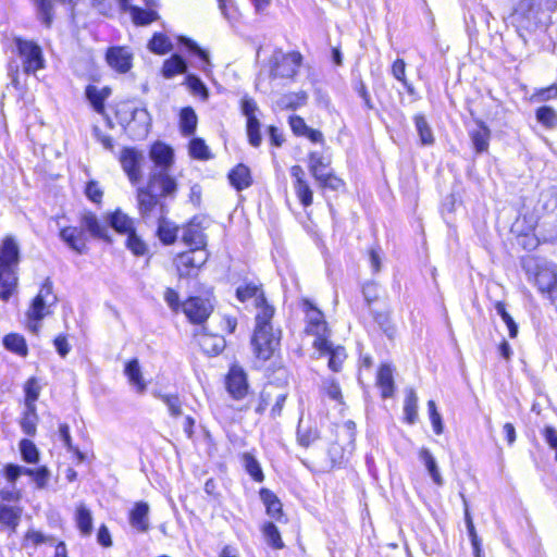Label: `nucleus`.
I'll use <instances>...</instances> for the list:
<instances>
[{
  "label": "nucleus",
  "mask_w": 557,
  "mask_h": 557,
  "mask_svg": "<svg viewBox=\"0 0 557 557\" xmlns=\"http://www.w3.org/2000/svg\"><path fill=\"white\" fill-rule=\"evenodd\" d=\"M20 246L16 239L8 235L0 244V299L8 301L17 288V267Z\"/></svg>",
  "instance_id": "obj_1"
},
{
  "label": "nucleus",
  "mask_w": 557,
  "mask_h": 557,
  "mask_svg": "<svg viewBox=\"0 0 557 557\" xmlns=\"http://www.w3.org/2000/svg\"><path fill=\"white\" fill-rule=\"evenodd\" d=\"M14 52L22 62V67L26 74H35L45 69L46 60L41 47L34 40L22 37L13 38Z\"/></svg>",
  "instance_id": "obj_2"
},
{
  "label": "nucleus",
  "mask_w": 557,
  "mask_h": 557,
  "mask_svg": "<svg viewBox=\"0 0 557 557\" xmlns=\"http://www.w3.org/2000/svg\"><path fill=\"white\" fill-rule=\"evenodd\" d=\"M302 307L307 320L305 332L315 337L313 341V347L315 349L326 347V339L330 335V330L324 320L323 313L317 309L309 300H304Z\"/></svg>",
  "instance_id": "obj_3"
},
{
  "label": "nucleus",
  "mask_w": 557,
  "mask_h": 557,
  "mask_svg": "<svg viewBox=\"0 0 557 557\" xmlns=\"http://www.w3.org/2000/svg\"><path fill=\"white\" fill-rule=\"evenodd\" d=\"M55 301L57 297L52 293V283L47 280L27 311V317L32 321L28 327L33 332L38 331V322L50 313V307L54 305Z\"/></svg>",
  "instance_id": "obj_4"
},
{
  "label": "nucleus",
  "mask_w": 557,
  "mask_h": 557,
  "mask_svg": "<svg viewBox=\"0 0 557 557\" xmlns=\"http://www.w3.org/2000/svg\"><path fill=\"white\" fill-rule=\"evenodd\" d=\"M301 61L302 57L299 52L274 51L270 59V75L273 78H292L296 75Z\"/></svg>",
  "instance_id": "obj_5"
},
{
  "label": "nucleus",
  "mask_w": 557,
  "mask_h": 557,
  "mask_svg": "<svg viewBox=\"0 0 557 557\" xmlns=\"http://www.w3.org/2000/svg\"><path fill=\"white\" fill-rule=\"evenodd\" d=\"M281 331L273 329H255L251 338L253 354L261 360H269L280 346Z\"/></svg>",
  "instance_id": "obj_6"
},
{
  "label": "nucleus",
  "mask_w": 557,
  "mask_h": 557,
  "mask_svg": "<svg viewBox=\"0 0 557 557\" xmlns=\"http://www.w3.org/2000/svg\"><path fill=\"white\" fill-rule=\"evenodd\" d=\"M146 187L163 198L174 196L177 189V184L169 174V171L153 169L149 175Z\"/></svg>",
  "instance_id": "obj_7"
},
{
  "label": "nucleus",
  "mask_w": 557,
  "mask_h": 557,
  "mask_svg": "<svg viewBox=\"0 0 557 557\" xmlns=\"http://www.w3.org/2000/svg\"><path fill=\"white\" fill-rule=\"evenodd\" d=\"M144 159L143 152L134 148H124L121 151L120 162L132 184H137L141 180Z\"/></svg>",
  "instance_id": "obj_8"
},
{
  "label": "nucleus",
  "mask_w": 557,
  "mask_h": 557,
  "mask_svg": "<svg viewBox=\"0 0 557 557\" xmlns=\"http://www.w3.org/2000/svg\"><path fill=\"white\" fill-rule=\"evenodd\" d=\"M183 311L193 323H202L213 310L209 298L189 297L182 305Z\"/></svg>",
  "instance_id": "obj_9"
},
{
  "label": "nucleus",
  "mask_w": 557,
  "mask_h": 557,
  "mask_svg": "<svg viewBox=\"0 0 557 557\" xmlns=\"http://www.w3.org/2000/svg\"><path fill=\"white\" fill-rule=\"evenodd\" d=\"M208 253L205 248H191L190 251L181 253L176 259V268L181 276H188L194 269H199L206 263Z\"/></svg>",
  "instance_id": "obj_10"
},
{
  "label": "nucleus",
  "mask_w": 557,
  "mask_h": 557,
  "mask_svg": "<svg viewBox=\"0 0 557 557\" xmlns=\"http://www.w3.org/2000/svg\"><path fill=\"white\" fill-rule=\"evenodd\" d=\"M547 0H520L513 11V16L521 24H535L542 11V7Z\"/></svg>",
  "instance_id": "obj_11"
},
{
  "label": "nucleus",
  "mask_w": 557,
  "mask_h": 557,
  "mask_svg": "<svg viewBox=\"0 0 557 557\" xmlns=\"http://www.w3.org/2000/svg\"><path fill=\"white\" fill-rule=\"evenodd\" d=\"M206 220L203 218H194L183 230L182 239L185 245L190 248H205L206 235L203 233V225Z\"/></svg>",
  "instance_id": "obj_12"
},
{
  "label": "nucleus",
  "mask_w": 557,
  "mask_h": 557,
  "mask_svg": "<svg viewBox=\"0 0 557 557\" xmlns=\"http://www.w3.org/2000/svg\"><path fill=\"white\" fill-rule=\"evenodd\" d=\"M108 64L120 73H126L132 67L133 54L125 47H113L107 51Z\"/></svg>",
  "instance_id": "obj_13"
},
{
  "label": "nucleus",
  "mask_w": 557,
  "mask_h": 557,
  "mask_svg": "<svg viewBox=\"0 0 557 557\" xmlns=\"http://www.w3.org/2000/svg\"><path fill=\"white\" fill-rule=\"evenodd\" d=\"M150 507L146 502H137L128 515L131 527L139 533H146L150 529L149 521Z\"/></svg>",
  "instance_id": "obj_14"
},
{
  "label": "nucleus",
  "mask_w": 557,
  "mask_h": 557,
  "mask_svg": "<svg viewBox=\"0 0 557 557\" xmlns=\"http://www.w3.org/2000/svg\"><path fill=\"white\" fill-rule=\"evenodd\" d=\"M60 237L75 252L83 255L87 251V237L82 227H64L60 231Z\"/></svg>",
  "instance_id": "obj_15"
},
{
  "label": "nucleus",
  "mask_w": 557,
  "mask_h": 557,
  "mask_svg": "<svg viewBox=\"0 0 557 557\" xmlns=\"http://www.w3.org/2000/svg\"><path fill=\"white\" fill-rule=\"evenodd\" d=\"M159 198L161 197L152 193L146 186L137 189L138 210L144 219H148L152 215L159 205Z\"/></svg>",
  "instance_id": "obj_16"
},
{
  "label": "nucleus",
  "mask_w": 557,
  "mask_h": 557,
  "mask_svg": "<svg viewBox=\"0 0 557 557\" xmlns=\"http://www.w3.org/2000/svg\"><path fill=\"white\" fill-rule=\"evenodd\" d=\"M150 158L154 169L169 171L173 164V150L163 143H156L150 150Z\"/></svg>",
  "instance_id": "obj_17"
},
{
  "label": "nucleus",
  "mask_w": 557,
  "mask_h": 557,
  "mask_svg": "<svg viewBox=\"0 0 557 557\" xmlns=\"http://www.w3.org/2000/svg\"><path fill=\"white\" fill-rule=\"evenodd\" d=\"M196 338L198 345L207 355H218L225 347V339L218 334L201 332L196 334Z\"/></svg>",
  "instance_id": "obj_18"
},
{
  "label": "nucleus",
  "mask_w": 557,
  "mask_h": 557,
  "mask_svg": "<svg viewBox=\"0 0 557 557\" xmlns=\"http://www.w3.org/2000/svg\"><path fill=\"white\" fill-rule=\"evenodd\" d=\"M227 389L235 398H243L247 392L246 376L242 369L232 368L226 380Z\"/></svg>",
  "instance_id": "obj_19"
},
{
  "label": "nucleus",
  "mask_w": 557,
  "mask_h": 557,
  "mask_svg": "<svg viewBox=\"0 0 557 557\" xmlns=\"http://www.w3.org/2000/svg\"><path fill=\"white\" fill-rule=\"evenodd\" d=\"M23 513V508L18 505L0 503V523L12 531H15Z\"/></svg>",
  "instance_id": "obj_20"
},
{
  "label": "nucleus",
  "mask_w": 557,
  "mask_h": 557,
  "mask_svg": "<svg viewBox=\"0 0 557 557\" xmlns=\"http://www.w3.org/2000/svg\"><path fill=\"white\" fill-rule=\"evenodd\" d=\"M35 8L37 20L46 27L50 28L54 20L53 0H32Z\"/></svg>",
  "instance_id": "obj_21"
},
{
  "label": "nucleus",
  "mask_w": 557,
  "mask_h": 557,
  "mask_svg": "<svg viewBox=\"0 0 557 557\" xmlns=\"http://www.w3.org/2000/svg\"><path fill=\"white\" fill-rule=\"evenodd\" d=\"M535 284L541 292L548 294L557 285V273L554 265L541 268L535 274Z\"/></svg>",
  "instance_id": "obj_22"
},
{
  "label": "nucleus",
  "mask_w": 557,
  "mask_h": 557,
  "mask_svg": "<svg viewBox=\"0 0 557 557\" xmlns=\"http://www.w3.org/2000/svg\"><path fill=\"white\" fill-rule=\"evenodd\" d=\"M322 355L329 356V368L337 372L341 370L343 362L345 361L347 355L345 348L342 346H333L332 343L326 339V347L317 349Z\"/></svg>",
  "instance_id": "obj_23"
},
{
  "label": "nucleus",
  "mask_w": 557,
  "mask_h": 557,
  "mask_svg": "<svg viewBox=\"0 0 557 557\" xmlns=\"http://www.w3.org/2000/svg\"><path fill=\"white\" fill-rule=\"evenodd\" d=\"M81 227L85 228L94 237H107V227L92 212H84L81 216Z\"/></svg>",
  "instance_id": "obj_24"
},
{
  "label": "nucleus",
  "mask_w": 557,
  "mask_h": 557,
  "mask_svg": "<svg viewBox=\"0 0 557 557\" xmlns=\"http://www.w3.org/2000/svg\"><path fill=\"white\" fill-rule=\"evenodd\" d=\"M124 373L128 377L129 383L136 387L138 393L143 394L146 391L147 383L144 380L137 359H132L126 363Z\"/></svg>",
  "instance_id": "obj_25"
},
{
  "label": "nucleus",
  "mask_w": 557,
  "mask_h": 557,
  "mask_svg": "<svg viewBox=\"0 0 557 557\" xmlns=\"http://www.w3.org/2000/svg\"><path fill=\"white\" fill-rule=\"evenodd\" d=\"M111 95L110 87L98 88L96 86L89 85L86 88V97L91 103L95 111L98 113H103L104 111V101Z\"/></svg>",
  "instance_id": "obj_26"
},
{
  "label": "nucleus",
  "mask_w": 557,
  "mask_h": 557,
  "mask_svg": "<svg viewBox=\"0 0 557 557\" xmlns=\"http://www.w3.org/2000/svg\"><path fill=\"white\" fill-rule=\"evenodd\" d=\"M418 455H419V459L424 463L433 482L436 485L442 486L444 484V480H443V476L437 467V462H436L434 456L432 455V453L428 448L422 447L419 450Z\"/></svg>",
  "instance_id": "obj_27"
},
{
  "label": "nucleus",
  "mask_w": 557,
  "mask_h": 557,
  "mask_svg": "<svg viewBox=\"0 0 557 557\" xmlns=\"http://www.w3.org/2000/svg\"><path fill=\"white\" fill-rule=\"evenodd\" d=\"M260 498L267 508L268 515L276 520H280L283 516V509L282 504L276 495L270 490L262 488L260 491Z\"/></svg>",
  "instance_id": "obj_28"
},
{
  "label": "nucleus",
  "mask_w": 557,
  "mask_h": 557,
  "mask_svg": "<svg viewBox=\"0 0 557 557\" xmlns=\"http://www.w3.org/2000/svg\"><path fill=\"white\" fill-rule=\"evenodd\" d=\"M231 184L237 189L242 190L250 186L251 175L249 169L244 164H238L228 174Z\"/></svg>",
  "instance_id": "obj_29"
},
{
  "label": "nucleus",
  "mask_w": 557,
  "mask_h": 557,
  "mask_svg": "<svg viewBox=\"0 0 557 557\" xmlns=\"http://www.w3.org/2000/svg\"><path fill=\"white\" fill-rule=\"evenodd\" d=\"M76 525L84 536H88L92 532V515L91 511L84 505L79 504L75 513Z\"/></svg>",
  "instance_id": "obj_30"
},
{
  "label": "nucleus",
  "mask_w": 557,
  "mask_h": 557,
  "mask_svg": "<svg viewBox=\"0 0 557 557\" xmlns=\"http://www.w3.org/2000/svg\"><path fill=\"white\" fill-rule=\"evenodd\" d=\"M490 136V129L481 122L478 124V127L475 129L470 132L472 145L476 152L480 153L487 150Z\"/></svg>",
  "instance_id": "obj_31"
},
{
  "label": "nucleus",
  "mask_w": 557,
  "mask_h": 557,
  "mask_svg": "<svg viewBox=\"0 0 557 557\" xmlns=\"http://www.w3.org/2000/svg\"><path fill=\"white\" fill-rule=\"evenodd\" d=\"M377 384L382 388V396L384 398L391 397L393 395L394 381H393V371L389 366H382L377 372Z\"/></svg>",
  "instance_id": "obj_32"
},
{
  "label": "nucleus",
  "mask_w": 557,
  "mask_h": 557,
  "mask_svg": "<svg viewBox=\"0 0 557 557\" xmlns=\"http://www.w3.org/2000/svg\"><path fill=\"white\" fill-rule=\"evenodd\" d=\"M187 65L185 61L177 54L165 60L162 66V74L165 78H172L177 74L185 73Z\"/></svg>",
  "instance_id": "obj_33"
},
{
  "label": "nucleus",
  "mask_w": 557,
  "mask_h": 557,
  "mask_svg": "<svg viewBox=\"0 0 557 557\" xmlns=\"http://www.w3.org/2000/svg\"><path fill=\"white\" fill-rule=\"evenodd\" d=\"M38 423V416L36 412V407H25L23 416L20 420V425L23 432L29 436H34L36 434Z\"/></svg>",
  "instance_id": "obj_34"
},
{
  "label": "nucleus",
  "mask_w": 557,
  "mask_h": 557,
  "mask_svg": "<svg viewBox=\"0 0 557 557\" xmlns=\"http://www.w3.org/2000/svg\"><path fill=\"white\" fill-rule=\"evenodd\" d=\"M327 166L329 161L321 153L311 152L309 154V170L315 181L324 177Z\"/></svg>",
  "instance_id": "obj_35"
},
{
  "label": "nucleus",
  "mask_w": 557,
  "mask_h": 557,
  "mask_svg": "<svg viewBox=\"0 0 557 557\" xmlns=\"http://www.w3.org/2000/svg\"><path fill=\"white\" fill-rule=\"evenodd\" d=\"M405 420L413 424L418 418V396L413 389H409L404 404Z\"/></svg>",
  "instance_id": "obj_36"
},
{
  "label": "nucleus",
  "mask_w": 557,
  "mask_h": 557,
  "mask_svg": "<svg viewBox=\"0 0 557 557\" xmlns=\"http://www.w3.org/2000/svg\"><path fill=\"white\" fill-rule=\"evenodd\" d=\"M256 307L258 309V313L256 315V327L255 329H273L270 321L273 318L274 314V308L272 306H269L267 304V300L264 299V302L258 305L256 304Z\"/></svg>",
  "instance_id": "obj_37"
},
{
  "label": "nucleus",
  "mask_w": 557,
  "mask_h": 557,
  "mask_svg": "<svg viewBox=\"0 0 557 557\" xmlns=\"http://www.w3.org/2000/svg\"><path fill=\"white\" fill-rule=\"evenodd\" d=\"M242 461L245 467V470L248 472V474L257 482H262L264 479L262 469L260 467V463L255 458L253 455L250 453H245L242 456Z\"/></svg>",
  "instance_id": "obj_38"
},
{
  "label": "nucleus",
  "mask_w": 557,
  "mask_h": 557,
  "mask_svg": "<svg viewBox=\"0 0 557 557\" xmlns=\"http://www.w3.org/2000/svg\"><path fill=\"white\" fill-rule=\"evenodd\" d=\"M111 226L120 232V233H126L129 234L134 231L133 227V220L125 213H123L120 210H116L110 220Z\"/></svg>",
  "instance_id": "obj_39"
},
{
  "label": "nucleus",
  "mask_w": 557,
  "mask_h": 557,
  "mask_svg": "<svg viewBox=\"0 0 557 557\" xmlns=\"http://www.w3.org/2000/svg\"><path fill=\"white\" fill-rule=\"evenodd\" d=\"M197 127V115L191 108H184L181 111V129L185 136H190Z\"/></svg>",
  "instance_id": "obj_40"
},
{
  "label": "nucleus",
  "mask_w": 557,
  "mask_h": 557,
  "mask_svg": "<svg viewBox=\"0 0 557 557\" xmlns=\"http://www.w3.org/2000/svg\"><path fill=\"white\" fill-rule=\"evenodd\" d=\"M132 21L136 25L145 26L158 18V14L152 10H143L137 7H129Z\"/></svg>",
  "instance_id": "obj_41"
},
{
  "label": "nucleus",
  "mask_w": 557,
  "mask_h": 557,
  "mask_svg": "<svg viewBox=\"0 0 557 557\" xmlns=\"http://www.w3.org/2000/svg\"><path fill=\"white\" fill-rule=\"evenodd\" d=\"M236 295L240 301L253 298L255 305H260L261 302H264V296L262 290L253 284H247L244 287H238L236 290Z\"/></svg>",
  "instance_id": "obj_42"
},
{
  "label": "nucleus",
  "mask_w": 557,
  "mask_h": 557,
  "mask_svg": "<svg viewBox=\"0 0 557 557\" xmlns=\"http://www.w3.org/2000/svg\"><path fill=\"white\" fill-rule=\"evenodd\" d=\"M3 345L7 349L20 355L26 356L27 346L23 336L18 334H9L3 338Z\"/></svg>",
  "instance_id": "obj_43"
},
{
  "label": "nucleus",
  "mask_w": 557,
  "mask_h": 557,
  "mask_svg": "<svg viewBox=\"0 0 557 557\" xmlns=\"http://www.w3.org/2000/svg\"><path fill=\"white\" fill-rule=\"evenodd\" d=\"M537 121L547 128L557 127V111L548 106L541 107L536 110Z\"/></svg>",
  "instance_id": "obj_44"
},
{
  "label": "nucleus",
  "mask_w": 557,
  "mask_h": 557,
  "mask_svg": "<svg viewBox=\"0 0 557 557\" xmlns=\"http://www.w3.org/2000/svg\"><path fill=\"white\" fill-rule=\"evenodd\" d=\"M40 385L35 377H30L24 385L25 407H36L35 403L40 395Z\"/></svg>",
  "instance_id": "obj_45"
},
{
  "label": "nucleus",
  "mask_w": 557,
  "mask_h": 557,
  "mask_svg": "<svg viewBox=\"0 0 557 557\" xmlns=\"http://www.w3.org/2000/svg\"><path fill=\"white\" fill-rule=\"evenodd\" d=\"M148 48L157 54H164L172 50V44L165 35L154 34L148 44Z\"/></svg>",
  "instance_id": "obj_46"
},
{
  "label": "nucleus",
  "mask_w": 557,
  "mask_h": 557,
  "mask_svg": "<svg viewBox=\"0 0 557 557\" xmlns=\"http://www.w3.org/2000/svg\"><path fill=\"white\" fill-rule=\"evenodd\" d=\"M414 123L417 131L420 136V140L423 145H431L434 141V137L429 123L423 115H416Z\"/></svg>",
  "instance_id": "obj_47"
},
{
  "label": "nucleus",
  "mask_w": 557,
  "mask_h": 557,
  "mask_svg": "<svg viewBox=\"0 0 557 557\" xmlns=\"http://www.w3.org/2000/svg\"><path fill=\"white\" fill-rule=\"evenodd\" d=\"M158 235L163 244L170 245L173 244L177 237V228L165 220H161L158 227Z\"/></svg>",
  "instance_id": "obj_48"
},
{
  "label": "nucleus",
  "mask_w": 557,
  "mask_h": 557,
  "mask_svg": "<svg viewBox=\"0 0 557 557\" xmlns=\"http://www.w3.org/2000/svg\"><path fill=\"white\" fill-rule=\"evenodd\" d=\"M20 450L24 461L28 463H37L39 461V451L32 441L22 440L20 442Z\"/></svg>",
  "instance_id": "obj_49"
},
{
  "label": "nucleus",
  "mask_w": 557,
  "mask_h": 557,
  "mask_svg": "<svg viewBox=\"0 0 557 557\" xmlns=\"http://www.w3.org/2000/svg\"><path fill=\"white\" fill-rule=\"evenodd\" d=\"M262 531L269 545H271L275 549L283 548L284 543L282 541L281 534L277 528L272 522L264 524Z\"/></svg>",
  "instance_id": "obj_50"
},
{
  "label": "nucleus",
  "mask_w": 557,
  "mask_h": 557,
  "mask_svg": "<svg viewBox=\"0 0 557 557\" xmlns=\"http://www.w3.org/2000/svg\"><path fill=\"white\" fill-rule=\"evenodd\" d=\"M247 136L249 139V143L253 147L260 146V144L262 141V137L260 134V122L257 117H250L247 120Z\"/></svg>",
  "instance_id": "obj_51"
},
{
  "label": "nucleus",
  "mask_w": 557,
  "mask_h": 557,
  "mask_svg": "<svg viewBox=\"0 0 557 557\" xmlns=\"http://www.w3.org/2000/svg\"><path fill=\"white\" fill-rule=\"evenodd\" d=\"M406 63L403 59H397L392 65V74L393 76L403 83L408 92H413V87L406 79Z\"/></svg>",
  "instance_id": "obj_52"
},
{
  "label": "nucleus",
  "mask_w": 557,
  "mask_h": 557,
  "mask_svg": "<svg viewBox=\"0 0 557 557\" xmlns=\"http://www.w3.org/2000/svg\"><path fill=\"white\" fill-rule=\"evenodd\" d=\"M189 152L196 159L207 160L210 158L209 148L200 138H195L190 141Z\"/></svg>",
  "instance_id": "obj_53"
},
{
  "label": "nucleus",
  "mask_w": 557,
  "mask_h": 557,
  "mask_svg": "<svg viewBox=\"0 0 557 557\" xmlns=\"http://www.w3.org/2000/svg\"><path fill=\"white\" fill-rule=\"evenodd\" d=\"M126 246L136 256H144L147 252L146 244L133 231L128 234Z\"/></svg>",
  "instance_id": "obj_54"
},
{
  "label": "nucleus",
  "mask_w": 557,
  "mask_h": 557,
  "mask_svg": "<svg viewBox=\"0 0 557 557\" xmlns=\"http://www.w3.org/2000/svg\"><path fill=\"white\" fill-rule=\"evenodd\" d=\"M186 85L194 95L200 96L203 100L208 98V89L198 77L188 75L186 77Z\"/></svg>",
  "instance_id": "obj_55"
},
{
  "label": "nucleus",
  "mask_w": 557,
  "mask_h": 557,
  "mask_svg": "<svg viewBox=\"0 0 557 557\" xmlns=\"http://www.w3.org/2000/svg\"><path fill=\"white\" fill-rule=\"evenodd\" d=\"M295 190L297 197L305 207H308L312 203L313 194L307 182L295 184Z\"/></svg>",
  "instance_id": "obj_56"
},
{
  "label": "nucleus",
  "mask_w": 557,
  "mask_h": 557,
  "mask_svg": "<svg viewBox=\"0 0 557 557\" xmlns=\"http://www.w3.org/2000/svg\"><path fill=\"white\" fill-rule=\"evenodd\" d=\"M159 397L168 406L171 416L180 417L182 414V404L176 395H160Z\"/></svg>",
  "instance_id": "obj_57"
},
{
  "label": "nucleus",
  "mask_w": 557,
  "mask_h": 557,
  "mask_svg": "<svg viewBox=\"0 0 557 557\" xmlns=\"http://www.w3.org/2000/svg\"><path fill=\"white\" fill-rule=\"evenodd\" d=\"M0 503H18L22 498L21 492L15 487V485H11L9 487L0 488Z\"/></svg>",
  "instance_id": "obj_58"
},
{
  "label": "nucleus",
  "mask_w": 557,
  "mask_h": 557,
  "mask_svg": "<svg viewBox=\"0 0 557 557\" xmlns=\"http://www.w3.org/2000/svg\"><path fill=\"white\" fill-rule=\"evenodd\" d=\"M32 476L38 488H45L50 478V472L47 467L34 469Z\"/></svg>",
  "instance_id": "obj_59"
},
{
  "label": "nucleus",
  "mask_w": 557,
  "mask_h": 557,
  "mask_svg": "<svg viewBox=\"0 0 557 557\" xmlns=\"http://www.w3.org/2000/svg\"><path fill=\"white\" fill-rule=\"evenodd\" d=\"M323 389L331 399H334L337 401L342 400L341 387H339L338 383L335 382L334 380L324 381Z\"/></svg>",
  "instance_id": "obj_60"
},
{
  "label": "nucleus",
  "mask_w": 557,
  "mask_h": 557,
  "mask_svg": "<svg viewBox=\"0 0 557 557\" xmlns=\"http://www.w3.org/2000/svg\"><path fill=\"white\" fill-rule=\"evenodd\" d=\"M180 41L183 42L190 51L197 53L206 63V65H210L209 53L206 50L198 47L197 44L194 42L191 39L181 37Z\"/></svg>",
  "instance_id": "obj_61"
},
{
  "label": "nucleus",
  "mask_w": 557,
  "mask_h": 557,
  "mask_svg": "<svg viewBox=\"0 0 557 557\" xmlns=\"http://www.w3.org/2000/svg\"><path fill=\"white\" fill-rule=\"evenodd\" d=\"M85 194L92 202L99 203L102 199L103 191L97 182H89L86 186Z\"/></svg>",
  "instance_id": "obj_62"
},
{
  "label": "nucleus",
  "mask_w": 557,
  "mask_h": 557,
  "mask_svg": "<svg viewBox=\"0 0 557 557\" xmlns=\"http://www.w3.org/2000/svg\"><path fill=\"white\" fill-rule=\"evenodd\" d=\"M322 187H327L333 190L339 189L344 183L341 178L336 177L332 173H325L323 178L317 181Z\"/></svg>",
  "instance_id": "obj_63"
},
{
  "label": "nucleus",
  "mask_w": 557,
  "mask_h": 557,
  "mask_svg": "<svg viewBox=\"0 0 557 557\" xmlns=\"http://www.w3.org/2000/svg\"><path fill=\"white\" fill-rule=\"evenodd\" d=\"M242 112L248 119L257 117L256 112L258 111V106L252 98L244 97L240 101Z\"/></svg>",
  "instance_id": "obj_64"
}]
</instances>
